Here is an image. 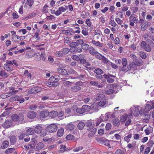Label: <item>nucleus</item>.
<instances>
[{"label":"nucleus","mask_w":154,"mask_h":154,"mask_svg":"<svg viewBox=\"0 0 154 154\" xmlns=\"http://www.w3.org/2000/svg\"><path fill=\"white\" fill-rule=\"evenodd\" d=\"M147 42H149L152 45L153 47H154V43L150 39H147L146 42L143 41L140 45L143 48L144 50L148 52H149L151 51V48L149 45L147 44Z\"/></svg>","instance_id":"1"},{"label":"nucleus","mask_w":154,"mask_h":154,"mask_svg":"<svg viewBox=\"0 0 154 154\" xmlns=\"http://www.w3.org/2000/svg\"><path fill=\"white\" fill-rule=\"evenodd\" d=\"M11 119L14 121H19L21 123H23V120L24 119V116L23 113H19V116L17 114H13L11 117Z\"/></svg>","instance_id":"2"},{"label":"nucleus","mask_w":154,"mask_h":154,"mask_svg":"<svg viewBox=\"0 0 154 154\" xmlns=\"http://www.w3.org/2000/svg\"><path fill=\"white\" fill-rule=\"evenodd\" d=\"M127 120V121L125 123V126H128L131 123V120L129 118L128 115L126 114H124L123 115L121 116L120 121L121 122H124Z\"/></svg>","instance_id":"3"},{"label":"nucleus","mask_w":154,"mask_h":154,"mask_svg":"<svg viewBox=\"0 0 154 154\" xmlns=\"http://www.w3.org/2000/svg\"><path fill=\"white\" fill-rule=\"evenodd\" d=\"M139 106H137L136 107L134 106L133 107L131 108L130 111L131 114H133L135 116H138L140 113V111H139Z\"/></svg>","instance_id":"4"},{"label":"nucleus","mask_w":154,"mask_h":154,"mask_svg":"<svg viewBox=\"0 0 154 154\" xmlns=\"http://www.w3.org/2000/svg\"><path fill=\"white\" fill-rule=\"evenodd\" d=\"M46 129L48 132L52 133L55 132L57 131V127L56 125L52 124L47 127Z\"/></svg>","instance_id":"5"},{"label":"nucleus","mask_w":154,"mask_h":154,"mask_svg":"<svg viewBox=\"0 0 154 154\" xmlns=\"http://www.w3.org/2000/svg\"><path fill=\"white\" fill-rule=\"evenodd\" d=\"M154 108V102L152 101H151L149 102V103L146 104L144 109L146 110L147 111H149Z\"/></svg>","instance_id":"6"},{"label":"nucleus","mask_w":154,"mask_h":154,"mask_svg":"<svg viewBox=\"0 0 154 154\" xmlns=\"http://www.w3.org/2000/svg\"><path fill=\"white\" fill-rule=\"evenodd\" d=\"M59 76L55 75L53 77H51L49 79L50 81L53 84H55L56 85V86L57 85V82L59 81V79L58 77Z\"/></svg>","instance_id":"7"},{"label":"nucleus","mask_w":154,"mask_h":154,"mask_svg":"<svg viewBox=\"0 0 154 154\" xmlns=\"http://www.w3.org/2000/svg\"><path fill=\"white\" fill-rule=\"evenodd\" d=\"M132 65V63H131L129 65L127 64V65H123V66L121 68V70L125 72H127L131 70Z\"/></svg>","instance_id":"8"},{"label":"nucleus","mask_w":154,"mask_h":154,"mask_svg":"<svg viewBox=\"0 0 154 154\" xmlns=\"http://www.w3.org/2000/svg\"><path fill=\"white\" fill-rule=\"evenodd\" d=\"M36 116V113L34 111H30L27 114L28 117L30 119H34L35 118Z\"/></svg>","instance_id":"9"},{"label":"nucleus","mask_w":154,"mask_h":154,"mask_svg":"<svg viewBox=\"0 0 154 154\" xmlns=\"http://www.w3.org/2000/svg\"><path fill=\"white\" fill-rule=\"evenodd\" d=\"M12 122L11 120H7L2 125V126L4 128H7L12 125Z\"/></svg>","instance_id":"10"},{"label":"nucleus","mask_w":154,"mask_h":154,"mask_svg":"<svg viewBox=\"0 0 154 154\" xmlns=\"http://www.w3.org/2000/svg\"><path fill=\"white\" fill-rule=\"evenodd\" d=\"M49 115V112L47 111L41 112L39 115V117L42 119L47 117Z\"/></svg>","instance_id":"11"},{"label":"nucleus","mask_w":154,"mask_h":154,"mask_svg":"<svg viewBox=\"0 0 154 154\" xmlns=\"http://www.w3.org/2000/svg\"><path fill=\"white\" fill-rule=\"evenodd\" d=\"M134 65L140 66L142 65L143 63V60L140 58H138L136 59L135 61L133 62Z\"/></svg>","instance_id":"12"},{"label":"nucleus","mask_w":154,"mask_h":154,"mask_svg":"<svg viewBox=\"0 0 154 154\" xmlns=\"http://www.w3.org/2000/svg\"><path fill=\"white\" fill-rule=\"evenodd\" d=\"M99 105L98 103H93L91 106V108L93 110L96 111H97L99 109Z\"/></svg>","instance_id":"13"},{"label":"nucleus","mask_w":154,"mask_h":154,"mask_svg":"<svg viewBox=\"0 0 154 154\" xmlns=\"http://www.w3.org/2000/svg\"><path fill=\"white\" fill-rule=\"evenodd\" d=\"M39 91L38 90V87H35L32 88L29 90L28 93L29 94H31L33 93H35L39 92Z\"/></svg>","instance_id":"14"},{"label":"nucleus","mask_w":154,"mask_h":154,"mask_svg":"<svg viewBox=\"0 0 154 154\" xmlns=\"http://www.w3.org/2000/svg\"><path fill=\"white\" fill-rule=\"evenodd\" d=\"M90 84L92 86H97L98 88H101L103 87V85L102 84H98L97 82L91 81L90 82Z\"/></svg>","instance_id":"15"},{"label":"nucleus","mask_w":154,"mask_h":154,"mask_svg":"<svg viewBox=\"0 0 154 154\" xmlns=\"http://www.w3.org/2000/svg\"><path fill=\"white\" fill-rule=\"evenodd\" d=\"M106 99L104 97L102 98L100 101L98 102L99 105L100 106H103L106 103Z\"/></svg>","instance_id":"16"},{"label":"nucleus","mask_w":154,"mask_h":154,"mask_svg":"<svg viewBox=\"0 0 154 154\" xmlns=\"http://www.w3.org/2000/svg\"><path fill=\"white\" fill-rule=\"evenodd\" d=\"M63 32L65 34L69 36L75 33L74 32L73 30L72 29L64 30H63Z\"/></svg>","instance_id":"17"},{"label":"nucleus","mask_w":154,"mask_h":154,"mask_svg":"<svg viewBox=\"0 0 154 154\" xmlns=\"http://www.w3.org/2000/svg\"><path fill=\"white\" fill-rule=\"evenodd\" d=\"M42 127L41 126L39 125L37 126L35 128L34 132L38 134H39L42 131Z\"/></svg>","instance_id":"18"},{"label":"nucleus","mask_w":154,"mask_h":154,"mask_svg":"<svg viewBox=\"0 0 154 154\" xmlns=\"http://www.w3.org/2000/svg\"><path fill=\"white\" fill-rule=\"evenodd\" d=\"M57 71L59 73L62 75H68L67 71L65 69H58Z\"/></svg>","instance_id":"19"},{"label":"nucleus","mask_w":154,"mask_h":154,"mask_svg":"<svg viewBox=\"0 0 154 154\" xmlns=\"http://www.w3.org/2000/svg\"><path fill=\"white\" fill-rule=\"evenodd\" d=\"M152 127L149 126L144 131L146 135H149L152 132Z\"/></svg>","instance_id":"20"},{"label":"nucleus","mask_w":154,"mask_h":154,"mask_svg":"<svg viewBox=\"0 0 154 154\" xmlns=\"http://www.w3.org/2000/svg\"><path fill=\"white\" fill-rule=\"evenodd\" d=\"M97 131L96 128H94L89 133L88 136L89 137H91L94 136Z\"/></svg>","instance_id":"21"},{"label":"nucleus","mask_w":154,"mask_h":154,"mask_svg":"<svg viewBox=\"0 0 154 154\" xmlns=\"http://www.w3.org/2000/svg\"><path fill=\"white\" fill-rule=\"evenodd\" d=\"M4 69L8 71H10L13 70V66L7 64H5L4 66Z\"/></svg>","instance_id":"22"},{"label":"nucleus","mask_w":154,"mask_h":154,"mask_svg":"<svg viewBox=\"0 0 154 154\" xmlns=\"http://www.w3.org/2000/svg\"><path fill=\"white\" fill-rule=\"evenodd\" d=\"M49 116L52 118H55L58 116V112L54 111H52L49 112Z\"/></svg>","instance_id":"23"},{"label":"nucleus","mask_w":154,"mask_h":154,"mask_svg":"<svg viewBox=\"0 0 154 154\" xmlns=\"http://www.w3.org/2000/svg\"><path fill=\"white\" fill-rule=\"evenodd\" d=\"M9 145V142L7 140L4 141L1 146V148L3 149H5L7 148Z\"/></svg>","instance_id":"24"},{"label":"nucleus","mask_w":154,"mask_h":154,"mask_svg":"<svg viewBox=\"0 0 154 154\" xmlns=\"http://www.w3.org/2000/svg\"><path fill=\"white\" fill-rule=\"evenodd\" d=\"M34 131L33 128H30L27 129L26 132V135H32L34 134Z\"/></svg>","instance_id":"25"},{"label":"nucleus","mask_w":154,"mask_h":154,"mask_svg":"<svg viewBox=\"0 0 154 154\" xmlns=\"http://www.w3.org/2000/svg\"><path fill=\"white\" fill-rule=\"evenodd\" d=\"M44 147V144L42 142L39 143L37 145L35 148V150H39L42 149Z\"/></svg>","instance_id":"26"},{"label":"nucleus","mask_w":154,"mask_h":154,"mask_svg":"<svg viewBox=\"0 0 154 154\" xmlns=\"http://www.w3.org/2000/svg\"><path fill=\"white\" fill-rule=\"evenodd\" d=\"M85 126V124L84 122H79L77 125V127L80 130H82Z\"/></svg>","instance_id":"27"},{"label":"nucleus","mask_w":154,"mask_h":154,"mask_svg":"<svg viewBox=\"0 0 154 154\" xmlns=\"http://www.w3.org/2000/svg\"><path fill=\"white\" fill-rule=\"evenodd\" d=\"M75 126L71 123H69L66 126V129L69 131H72L75 128Z\"/></svg>","instance_id":"28"},{"label":"nucleus","mask_w":154,"mask_h":154,"mask_svg":"<svg viewBox=\"0 0 154 154\" xmlns=\"http://www.w3.org/2000/svg\"><path fill=\"white\" fill-rule=\"evenodd\" d=\"M91 43L95 46L99 47H102L103 46V44L101 43L99 41H96L95 40H93Z\"/></svg>","instance_id":"29"},{"label":"nucleus","mask_w":154,"mask_h":154,"mask_svg":"<svg viewBox=\"0 0 154 154\" xmlns=\"http://www.w3.org/2000/svg\"><path fill=\"white\" fill-rule=\"evenodd\" d=\"M10 141L11 144H14L16 141V137L14 135L12 136L9 137Z\"/></svg>","instance_id":"30"},{"label":"nucleus","mask_w":154,"mask_h":154,"mask_svg":"<svg viewBox=\"0 0 154 154\" xmlns=\"http://www.w3.org/2000/svg\"><path fill=\"white\" fill-rule=\"evenodd\" d=\"M82 50L81 48L76 47L75 48H73V49L72 50H71V51L72 52L80 53L82 51Z\"/></svg>","instance_id":"31"},{"label":"nucleus","mask_w":154,"mask_h":154,"mask_svg":"<svg viewBox=\"0 0 154 154\" xmlns=\"http://www.w3.org/2000/svg\"><path fill=\"white\" fill-rule=\"evenodd\" d=\"M132 134L131 133H130L127 136H125L124 138V140L128 143L130 142V139L131 138Z\"/></svg>","instance_id":"32"},{"label":"nucleus","mask_w":154,"mask_h":154,"mask_svg":"<svg viewBox=\"0 0 154 154\" xmlns=\"http://www.w3.org/2000/svg\"><path fill=\"white\" fill-rule=\"evenodd\" d=\"M81 88L79 86H74L71 88L70 90L74 92H77L80 90Z\"/></svg>","instance_id":"33"},{"label":"nucleus","mask_w":154,"mask_h":154,"mask_svg":"<svg viewBox=\"0 0 154 154\" xmlns=\"http://www.w3.org/2000/svg\"><path fill=\"white\" fill-rule=\"evenodd\" d=\"M90 108L91 107L88 105H84L82 107V111H83L84 113L88 112L90 109Z\"/></svg>","instance_id":"34"},{"label":"nucleus","mask_w":154,"mask_h":154,"mask_svg":"<svg viewBox=\"0 0 154 154\" xmlns=\"http://www.w3.org/2000/svg\"><path fill=\"white\" fill-rule=\"evenodd\" d=\"M64 130L63 128L59 129L57 132V135L59 137L62 136L63 134Z\"/></svg>","instance_id":"35"},{"label":"nucleus","mask_w":154,"mask_h":154,"mask_svg":"<svg viewBox=\"0 0 154 154\" xmlns=\"http://www.w3.org/2000/svg\"><path fill=\"white\" fill-rule=\"evenodd\" d=\"M78 45L77 42H73L70 43V47L71 48L70 49L71 50L73 49V48H75L76 46Z\"/></svg>","instance_id":"36"},{"label":"nucleus","mask_w":154,"mask_h":154,"mask_svg":"<svg viewBox=\"0 0 154 154\" xmlns=\"http://www.w3.org/2000/svg\"><path fill=\"white\" fill-rule=\"evenodd\" d=\"M10 93L9 92L8 93H3L1 95L0 97L2 99H5L10 96Z\"/></svg>","instance_id":"37"},{"label":"nucleus","mask_w":154,"mask_h":154,"mask_svg":"<svg viewBox=\"0 0 154 154\" xmlns=\"http://www.w3.org/2000/svg\"><path fill=\"white\" fill-rule=\"evenodd\" d=\"M81 48L83 50H88L89 49V46L86 43H83L81 45Z\"/></svg>","instance_id":"38"},{"label":"nucleus","mask_w":154,"mask_h":154,"mask_svg":"<svg viewBox=\"0 0 154 154\" xmlns=\"http://www.w3.org/2000/svg\"><path fill=\"white\" fill-rule=\"evenodd\" d=\"M15 150V149L14 148H9L7 149L5 151V154H8L9 153H12Z\"/></svg>","instance_id":"39"},{"label":"nucleus","mask_w":154,"mask_h":154,"mask_svg":"<svg viewBox=\"0 0 154 154\" xmlns=\"http://www.w3.org/2000/svg\"><path fill=\"white\" fill-rule=\"evenodd\" d=\"M24 75L27 76L29 78H31L32 77V75L31 73L29 72L28 70H26L24 73Z\"/></svg>","instance_id":"40"},{"label":"nucleus","mask_w":154,"mask_h":154,"mask_svg":"<svg viewBox=\"0 0 154 154\" xmlns=\"http://www.w3.org/2000/svg\"><path fill=\"white\" fill-rule=\"evenodd\" d=\"M66 138L68 140H72L74 139V136L72 134H69L66 136Z\"/></svg>","instance_id":"41"},{"label":"nucleus","mask_w":154,"mask_h":154,"mask_svg":"<svg viewBox=\"0 0 154 154\" xmlns=\"http://www.w3.org/2000/svg\"><path fill=\"white\" fill-rule=\"evenodd\" d=\"M63 83L64 85L66 87H68L71 85L72 83L69 81L64 80L63 81Z\"/></svg>","instance_id":"42"},{"label":"nucleus","mask_w":154,"mask_h":154,"mask_svg":"<svg viewBox=\"0 0 154 154\" xmlns=\"http://www.w3.org/2000/svg\"><path fill=\"white\" fill-rule=\"evenodd\" d=\"M19 97L18 96L16 95L11 97L10 99V101H18L19 99Z\"/></svg>","instance_id":"43"},{"label":"nucleus","mask_w":154,"mask_h":154,"mask_svg":"<svg viewBox=\"0 0 154 154\" xmlns=\"http://www.w3.org/2000/svg\"><path fill=\"white\" fill-rule=\"evenodd\" d=\"M95 72L98 75H100L103 73V71L102 70L99 68L96 69L95 70Z\"/></svg>","instance_id":"44"},{"label":"nucleus","mask_w":154,"mask_h":154,"mask_svg":"<svg viewBox=\"0 0 154 154\" xmlns=\"http://www.w3.org/2000/svg\"><path fill=\"white\" fill-rule=\"evenodd\" d=\"M68 9V6H65V7L61 6L59 8V11H60L61 13L62 12H65L66 11V10Z\"/></svg>","instance_id":"45"},{"label":"nucleus","mask_w":154,"mask_h":154,"mask_svg":"<svg viewBox=\"0 0 154 154\" xmlns=\"http://www.w3.org/2000/svg\"><path fill=\"white\" fill-rule=\"evenodd\" d=\"M112 122L113 124L116 125H118L120 124L119 120L117 118L113 119L112 120Z\"/></svg>","instance_id":"46"},{"label":"nucleus","mask_w":154,"mask_h":154,"mask_svg":"<svg viewBox=\"0 0 154 154\" xmlns=\"http://www.w3.org/2000/svg\"><path fill=\"white\" fill-rule=\"evenodd\" d=\"M0 76L3 78H6L8 76L6 72L2 71L0 72Z\"/></svg>","instance_id":"47"},{"label":"nucleus","mask_w":154,"mask_h":154,"mask_svg":"<svg viewBox=\"0 0 154 154\" xmlns=\"http://www.w3.org/2000/svg\"><path fill=\"white\" fill-rule=\"evenodd\" d=\"M105 116L107 119L109 118H113L114 117V114H112L111 112L107 113L105 114Z\"/></svg>","instance_id":"48"},{"label":"nucleus","mask_w":154,"mask_h":154,"mask_svg":"<svg viewBox=\"0 0 154 154\" xmlns=\"http://www.w3.org/2000/svg\"><path fill=\"white\" fill-rule=\"evenodd\" d=\"M89 52L92 55H94L97 51H95L94 49L93 48H91L89 49Z\"/></svg>","instance_id":"49"},{"label":"nucleus","mask_w":154,"mask_h":154,"mask_svg":"<svg viewBox=\"0 0 154 154\" xmlns=\"http://www.w3.org/2000/svg\"><path fill=\"white\" fill-rule=\"evenodd\" d=\"M45 85L49 87H55L56 85L55 84H53L50 81L49 82H45Z\"/></svg>","instance_id":"50"},{"label":"nucleus","mask_w":154,"mask_h":154,"mask_svg":"<svg viewBox=\"0 0 154 154\" xmlns=\"http://www.w3.org/2000/svg\"><path fill=\"white\" fill-rule=\"evenodd\" d=\"M136 142L135 141L133 142L132 143H129L127 145V147L129 149L131 148H134L135 146Z\"/></svg>","instance_id":"51"},{"label":"nucleus","mask_w":154,"mask_h":154,"mask_svg":"<svg viewBox=\"0 0 154 154\" xmlns=\"http://www.w3.org/2000/svg\"><path fill=\"white\" fill-rule=\"evenodd\" d=\"M103 121V119L101 117H99L97 119L96 126H99L100 123Z\"/></svg>","instance_id":"52"},{"label":"nucleus","mask_w":154,"mask_h":154,"mask_svg":"<svg viewBox=\"0 0 154 154\" xmlns=\"http://www.w3.org/2000/svg\"><path fill=\"white\" fill-rule=\"evenodd\" d=\"M94 55H95L96 58L100 60H101V59L103 56L102 55L99 53L98 52H96Z\"/></svg>","instance_id":"53"},{"label":"nucleus","mask_w":154,"mask_h":154,"mask_svg":"<svg viewBox=\"0 0 154 154\" xmlns=\"http://www.w3.org/2000/svg\"><path fill=\"white\" fill-rule=\"evenodd\" d=\"M47 130L45 129L42 130V131L40 133H39L40 134V136L42 137H44L47 134Z\"/></svg>","instance_id":"54"},{"label":"nucleus","mask_w":154,"mask_h":154,"mask_svg":"<svg viewBox=\"0 0 154 154\" xmlns=\"http://www.w3.org/2000/svg\"><path fill=\"white\" fill-rule=\"evenodd\" d=\"M70 51L69 49L67 48H64L63 51L62 52L63 54H68Z\"/></svg>","instance_id":"55"},{"label":"nucleus","mask_w":154,"mask_h":154,"mask_svg":"<svg viewBox=\"0 0 154 154\" xmlns=\"http://www.w3.org/2000/svg\"><path fill=\"white\" fill-rule=\"evenodd\" d=\"M48 5H45L43 7V8L42 10V12L44 13H48Z\"/></svg>","instance_id":"56"},{"label":"nucleus","mask_w":154,"mask_h":154,"mask_svg":"<svg viewBox=\"0 0 154 154\" xmlns=\"http://www.w3.org/2000/svg\"><path fill=\"white\" fill-rule=\"evenodd\" d=\"M101 60H102V62L105 63H107L109 62V60L103 56H102V57L101 59Z\"/></svg>","instance_id":"57"},{"label":"nucleus","mask_w":154,"mask_h":154,"mask_svg":"<svg viewBox=\"0 0 154 154\" xmlns=\"http://www.w3.org/2000/svg\"><path fill=\"white\" fill-rule=\"evenodd\" d=\"M34 1L33 0H27L26 4L29 7H31L33 4Z\"/></svg>","instance_id":"58"},{"label":"nucleus","mask_w":154,"mask_h":154,"mask_svg":"<svg viewBox=\"0 0 154 154\" xmlns=\"http://www.w3.org/2000/svg\"><path fill=\"white\" fill-rule=\"evenodd\" d=\"M114 91L113 89H109L105 91V93L107 94H110L113 93Z\"/></svg>","instance_id":"59"},{"label":"nucleus","mask_w":154,"mask_h":154,"mask_svg":"<svg viewBox=\"0 0 154 154\" xmlns=\"http://www.w3.org/2000/svg\"><path fill=\"white\" fill-rule=\"evenodd\" d=\"M121 62L123 66L127 65V61L126 59L125 58H123Z\"/></svg>","instance_id":"60"},{"label":"nucleus","mask_w":154,"mask_h":154,"mask_svg":"<svg viewBox=\"0 0 154 154\" xmlns=\"http://www.w3.org/2000/svg\"><path fill=\"white\" fill-rule=\"evenodd\" d=\"M39 34L38 32H36L35 33L34 35L33 36L35 38L37 39V40L39 41L40 40V38L39 36Z\"/></svg>","instance_id":"61"},{"label":"nucleus","mask_w":154,"mask_h":154,"mask_svg":"<svg viewBox=\"0 0 154 154\" xmlns=\"http://www.w3.org/2000/svg\"><path fill=\"white\" fill-rule=\"evenodd\" d=\"M29 108L31 110H34L38 108V106L36 105H31L29 106Z\"/></svg>","instance_id":"62"},{"label":"nucleus","mask_w":154,"mask_h":154,"mask_svg":"<svg viewBox=\"0 0 154 154\" xmlns=\"http://www.w3.org/2000/svg\"><path fill=\"white\" fill-rule=\"evenodd\" d=\"M82 32L85 36H86L88 35V32L87 29H84L82 30Z\"/></svg>","instance_id":"63"},{"label":"nucleus","mask_w":154,"mask_h":154,"mask_svg":"<svg viewBox=\"0 0 154 154\" xmlns=\"http://www.w3.org/2000/svg\"><path fill=\"white\" fill-rule=\"evenodd\" d=\"M115 154H125L124 152L121 149H118L115 152Z\"/></svg>","instance_id":"64"}]
</instances>
